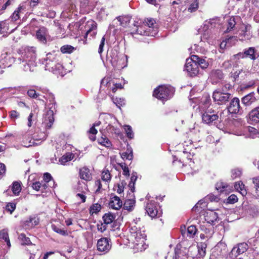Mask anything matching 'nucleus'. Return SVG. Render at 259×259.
<instances>
[{
  "label": "nucleus",
  "mask_w": 259,
  "mask_h": 259,
  "mask_svg": "<svg viewBox=\"0 0 259 259\" xmlns=\"http://www.w3.org/2000/svg\"><path fill=\"white\" fill-rule=\"evenodd\" d=\"M241 174V171L239 169H235L232 170V178L234 179L239 177Z\"/></svg>",
  "instance_id": "55"
},
{
  "label": "nucleus",
  "mask_w": 259,
  "mask_h": 259,
  "mask_svg": "<svg viewBox=\"0 0 259 259\" xmlns=\"http://www.w3.org/2000/svg\"><path fill=\"white\" fill-rule=\"evenodd\" d=\"M143 23L145 27H147L146 28L149 32H154V35L156 34L157 28L155 25V21L153 18H147Z\"/></svg>",
  "instance_id": "12"
},
{
  "label": "nucleus",
  "mask_w": 259,
  "mask_h": 259,
  "mask_svg": "<svg viewBox=\"0 0 259 259\" xmlns=\"http://www.w3.org/2000/svg\"><path fill=\"white\" fill-rule=\"evenodd\" d=\"M76 196L81 199V202L84 203L85 202L86 196L83 193H78L76 194Z\"/></svg>",
  "instance_id": "60"
},
{
  "label": "nucleus",
  "mask_w": 259,
  "mask_h": 259,
  "mask_svg": "<svg viewBox=\"0 0 259 259\" xmlns=\"http://www.w3.org/2000/svg\"><path fill=\"white\" fill-rule=\"evenodd\" d=\"M0 239L4 240L9 248L11 247V243L7 230L3 229L0 231Z\"/></svg>",
  "instance_id": "24"
},
{
  "label": "nucleus",
  "mask_w": 259,
  "mask_h": 259,
  "mask_svg": "<svg viewBox=\"0 0 259 259\" xmlns=\"http://www.w3.org/2000/svg\"><path fill=\"white\" fill-rule=\"evenodd\" d=\"M36 36L39 41L44 44H46L49 37L48 30L44 27H40L36 31Z\"/></svg>",
  "instance_id": "11"
},
{
  "label": "nucleus",
  "mask_w": 259,
  "mask_h": 259,
  "mask_svg": "<svg viewBox=\"0 0 259 259\" xmlns=\"http://www.w3.org/2000/svg\"><path fill=\"white\" fill-rule=\"evenodd\" d=\"M115 219V215L111 212L105 213L103 217L104 222L106 225L111 224Z\"/></svg>",
  "instance_id": "27"
},
{
  "label": "nucleus",
  "mask_w": 259,
  "mask_h": 259,
  "mask_svg": "<svg viewBox=\"0 0 259 259\" xmlns=\"http://www.w3.org/2000/svg\"><path fill=\"white\" fill-rule=\"evenodd\" d=\"M97 247L99 251L108 252L111 248L110 239L108 238H101L98 241Z\"/></svg>",
  "instance_id": "8"
},
{
  "label": "nucleus",
  "mask_w": 259,
  "mask_h": 259,
  "mask_svg": "<svg viewBox=\"0 0 259 259\" xmlns=\"http://www.w3.org/2000/svg\"><path fill=\"white\" fill-rule=\"evenodd\" d=\"M207 206V202L203 200H200L193 207V210L195 211L198 207L201 208H204Z\"/></svg>",
  "instance_id": "46"
},
{
  "label": "nucleus",
  "mask_w": 259,
  "mask_h": 259,
  "mask_svg": "<svg viewBox=\"0 0 259 259\" xmlns=\"http://www.w3.org/2000/svg\"><path fill=\"white\" fill-rule=\"evenodd\" d=\"M119 165L120 166V167L122 168L123 170V175H124L125 176H129L130 172L128 167L126 165L125 163H119Z\"/></svg>",
  "instance_id": "51"
},
{
  "label": "nucleus",
  "mask_w": 259,
  "mask_h": 259,
  "mask_svg": "<svg viewBox=\"0 0 259 259\" xmlns=\"http://www.w3.org/2000/svg\"><path fill=\"white\" fill-rule=\"evenodd\" d=\"M130 232L131 239L137 238L146 236L144 233H142V231L140 229H138L136 226L131 227Z\"/></svg>",
  "instance_id": "19"
},
{
  "label": "nucleus",
  "mask_w": 259,
  "mask_h": 259,
  "mask_svg": "<svg viewBox=\"0 0 259 259\" xmlns=\"http://www.w3.org/2000/svg\"><path fill=\"white\" fill-rule=\"evenodd\" d=\"M205 199L206 200H209L210 201H218V198L212 194L208 195L205 197Z\"/></svg>",
  "instance_id": "58"
},
{
  "label": "nucleus",
  "mask_w": 259,
  "mask_h": 259,
  "mask_svg": "<svg viewBox=\"0 0 259 259\" xmlns=\"http://www.w3.org/2000/svg\"><path fill=\"white\" fill-rule=\"evenodd\" d=\"M89 138L92 141H94L96 140V135L97 133V130L95 127L92 126L88 132Z\"/></svg>",
  "instance_id": "39"
},
{
  "label": "nucleus",
  "mask_w": 259,
  "mask_h": 259,
  "mask_svg": "<svg viewBox=\"0 0 259 259\" xmlns=\"http://www.w3.org/2000/svg\"><path fill=\"white\" fill-rule=\"evenodd\" d=\"M236 24L235 18L234 17H231L228 21V24H227V28L226 30V32H229L231 30H232L233 28L235 27V25Z\"/></svg>",
  "instance_id": "33"
},
{
  "label": "nucleus",
  "mask_w": 259,
  "mask_h": 259,
  "mask_svg": "<svg viewBox=\"0 0 259 259\" xmlns=\"http://www.w3.org/2000/svg\"><path fill=\"white\" fill-rule=\"evenodd\" d=\"M39 223L38 219L36 217H30L29 220L25 222V224L29 227H33L37 225Z\"/></svg>",
  "instance_id": "31"
},
{
  "label": "nucleus",
  "mask_w": 259,
  "mask_h": 259,
  "mask_svg": "<svg viewBox=\"0 0 259 259\" xmlns=\"http://www.w3.org/2000/svg\"><path fill=\"white\" fill-rule=\"evenodd\" d=\"M36 59V53L35 48L33 47L28 48L25 50V54L22 59L19 58L21 61L22 60V62H26V64H23V70L24 71L30 70V65H33Z\"/></svg>",
  "instance_id": "2"
},
{
  "label": "nucleus",
  "mask_w": 259,
  "mask_h": 259,
  "mask_svg": "<svg viewBox=\"0 0 259 259\" xmlns=\"http://www.w3.org/2000/svg\"><path fill=\"white\" fill-rule=\"evenodd\" d=\"M197 61H196L197 64H198V67L199 68V66L202 69L206 68L208 67V63L205 61V60L200 58L198 56V59L197 60Z\"/></svg>",
  "instance_id": "41"
},
{
  "label": "nucleus",
  "mask_w": 259,
  "mask_h": 259,
  "mask_svg": "<svg viewBox=\"0 0 259 259\" xmlns=\"http://www.w3.org/2000/svg\"><path fill=\"white\" fill-rule=\"evenodd\" d=\"M256 50L254 47H249L244 49L242 52H239L237 54L233 55L231 57L232 60H238L240 59L248 58L252 60H255L259 56L256 54Z\"/></svg>",
  "instance_id": "4"
},
{
  "label": "nucleus",
  "mask_w": 259,
  "mask_h": 259,
  "mask_svg": "<svg viewBox=\"0 0 259 259\" xmlns=\"http://www.w3.org/2000/svg\"><path fill=\"white\" fill-rule=\"evenodd\" d=\"M225 187V184L222 182L218 183L216 185V189L220 191H223Z\"/></svg>",
  "instance_id": "59"
},
{
  "label": "nucleus",
  "mask_w": 259,
  "mask_h": 259,
  "mask_svg": "<svg viewBox=\"0 0 259 259\" xmlns=\"http://www.w3.org/2000/svg\"><path fill=\"white\" fill-rule=\"evenodd\" d=\"M145 210L147 214L152 218L160 217L161 215V211L158 210L157 206L154 201H149L147 203Z\"/></svg>",
  "instance_id": "7"
},
{
  "label": "nucleus",
  "mask_w": 259,
  "mask_h": 259,
  "mask_svg": "<svg viewBox=\"0 0 259 259\" xmlns=\"http://www.w3.org/2000/svg\"><path fill=\"white\" fill-rule=\"evenodd\" d=\"M238 201L237 197L234 195H231L228 198V203L233 204Z\"/></svg>",
  "instance_id": "53"
},
{
  "label": "nucleus",
  "mask_w": 259,
  "mask_h": 259,
  "mask_svg": "<svg viewBox=\"0 0 259 259\" xmlns=\"http://www.w3.org/2000/svg\"><path fill=\"white\" fill-rule=\"evenodd\" d=\"M105 36H104L101 39V42H100V44L99 46V50H98V52L99 54H101L103 51V48H104V46L105 45Z\"/></svg>",
  "instance_id": "56"
},
{
  "label": "nucleus",
  "mask_w": 259,
  "mask_h": 259,
  "mask_svg": "<svg viewBox=\"0 0 259 259\" xmlns=\"http://www.w3.org/2000/svg\"><path fill=\"white\" fill-rule=\"evenodd\" d=\"M252 183L254 185L256 197L259 198V176L252 178Z\"/></svg>",
  "instance_id": "37"
},
{
  "label": "nucleus",
  "mask_w": 259,
  "mask_h": 259,
  "mask_svg": "<svg viewBox=\"0 0 259 259\" xmlns=\"http://www.w3.org/2000/svg\"><path fill=\"white\" fill-rule=\"evenodd\" d=\"M145 236L137 238H131V240L134 244L133 249L135 252L142 251L146 249L145 247Z\"/></svg>",
  "instance_id": "10"
},
{
  "label": "nucleus",
  "mask_w": 259,
  "mask_h": 259,
  "mask_svg": "<svg viewBox=\"0 0 259 259\" xmlns=\"http://www.w3.org/2000/svg\"><path fill=\"white\" fill-rule=\"evenodd\" d=\"M80 178L86 181H90L92 179V176L90 169L87 167H83L79 170Z\"/></svg>",
  "instance_id": "16"
},
{
  "label": "nucleus",
  "mask_w": 259,
  "mask_h": 259,
  "mask_svg": "<svg viewBox=\"0 0 259 259\" xmlns=\"http://www.w3.org/2000/svg\"><path fill=\"white\" fill-rule=\"evenodd\" d=\"M110 78L109 77H104L101 81V87L107 86L110 83Z\"/></svg>",
  "instance_id": "57"
},
{
  "label": "nucleus",
  "mask_w": 259,
  "mask_h": 259,
  "mask_svg": "<svg viewBox=\"0 0 259 259\" xmlns=\"http://www.w3.org/2000/svg\"><path fill=\"white\" fill-rule=\"evenodd\" d=\"M124 129L126 132L127 137L128 138L132 139L134 137V134L131 126L130 125H125Z\"/></svg>",
  "instance_id": "50"
},
{
  "label": "nucleus",
  "mask_w": 259,
  "mask_h": 259,
  "mask_svg": "<svg viewBox=\"0 0 259 259\" xmlns=\"http://www.w3.org/2000/svg\"><path fill=\"white\" fill-rule=\"evenodd\" d=\"M98 143L107 148H111L112 146L110 141L106 136L101 137L99 138L98 139Z\"/></svg>",
  "instance_id": "28"
},
{
  "label": "nucleus",
  "mask_w": 259,
  "mask_h": 259,
  "mask_svg": "<svg viewBox=\"0 0 259 259\" xmlns=\"http://www.w3.org/2000/svg\"><path fill=\"white\" fill-rule=\"evenodd\" d=\"M18 239L21 242L22 245H29L31 244L30 239L27 237L24 233H21L19 235Z\"/></svg>",
  "instance_id": "32"
},
{
  "label": "nucleus",
  "mask_w": 259,
  "mask_h": 259,
  "mask_svg": "<svg viewBox=\"0 0 259 259\" xmlns=\"http://www.w3.org/2000/svg\"><path fill=\"white\" fill-rule=\"evenodd\" d=\"M229 103L226 108L230 113L237 114L242 112V109L240 106V100L238 98L232 96Z\"/></svg>",
  "instance_id": "6"
},
{
  "label": "nucleus",
  "mask_w": 259,
  "mask_h": 259,
  "mask_svg": "<svg viewBox=\"0 0 259 259\" xmlns=\"http://www.w3.org/2000/svg\"><path fill=\"white\" fill-rule=\"evenodd\" d=\"M219 118L218 115H210L207 112H205L202 115V119L204 122L207 124H209L213 121L217 120Z\"/></svg>",
  "instance_id": "18"
},
{
  "label": "nucleus",
  "mask_w": 259,
  "mask_h": 259,
  "mask_svg": "<svg viewBox=\"0 0 259 259\" xmlns=\"http://www.w3.org/2000/svg\"><path fill=\"white\" fill-rule=\"evenodd\" d=\"M135 201L133 200L127 199L124 203L123 208L124 209L131 211L133 209Z\"/></svg>",
  "instance_id": "34"
},
{
  "label": "nucleus",
  "mask_w": 259,
  "mask_h": 259,
  "mask_svg": "<svg viewBox=\"0 0 259 259\" xmlns=\"http://www.w3.org/2000/svg\"><path fill=\"white\" fill-rule=\"evenodd\" d=\"M22 9V7L19 6L17 10L14 11L12 15L11 16V18L13 21H16L20 18V13Z\"/></svg>",
  "instance_id": "36"
},
{
  "label": "nucleus",
  "mask_w": 259,
  "mask_h": 259,
  "mask_svg": "<svg viewBox=\"0 0 259 259\" xmlns=\"http://www.w3.org/2000/svg\"><path fill=\"white\" fill-rule=\"evenodd\" d=\"M54 121V118L53 115V111L48 112L45 117V122H46V126L50 128L51 127Z\"/></svg>",
  "instance_id": "23"
},
{
  "label": "nucleus",
  "mask_w": 259,
  "mask_h": 259,
  "mask_svg": "<svg viewBox=\"0 0 259 259\" xmlns=\"http://www.w3.org/2000/svg\"><path fill=\"white\" fill-rule=\"evenodd\" d=\"M256 98L253 92L250 93L242 98V103L246 105H249L255 102Z\"/></svg>",
  "instance_id": "20"
},
{
  "label": "nucleus",
  "mask_w": 259,
  "mask_h": 259,
  "mask_svg": "<svg viewBox=\"0 0 259 259\" xmlns=\"http://www.w3.org/2000/svg\"><path fill=\"white\" fill-rule=\"evenodd\" d=\"M248 248V244L246 243L242 242L238 243L232 248L231 254L234 257H237L244 252H246Z\"/></svg>",
  "instance_id": "9"
},
{
  "label": "nucleus",
  "mask_w": 259,
  "mask_h": 259,
  "mask_svg": "<svg viewBox=\"0 0 259 259\" xmlns=\"http://www.w3.org/2000/svg\"><path fill=\"white\" fill-rule=\"evenodd\" d=\"M212 99L218 105H225L229 103L232 97V94L220 88L214 90L212 94Z\"/></svg>",
  "instance_id": "1"
},
{
  "label": "nucleus",
  "mask_w": 259,
  "mask_h": 259,
  "mask_svg": "<svg viewBox=\"0 0 259 259\" xmlns=\"http://www.w3.org/2000/svg\"><path fill=\"white\" fill-rule=\"evenodd\" d=\"M12 191L14 194L18 195L21 191L20 183L18 182H14L12 186Z\"/></svg>",
  "instance_id": "30"
},
{
  "label": "nucleus",
  "mask_w": 259,
  "mask_h": 259,
  "mask_svg": "<svg viewBox=\"0 0 259 259\" xmlns=\"http://www.w3.org/2000/svg\"><path fill=\"white\" fill-rule=\"evenodd\" d=\"M52 179V177L49 173L46 172L44 174V180L46 182L48 183L49 181L51 180Z\"/></svg>",
  "instance_id": "61"
},
{
  "label": "nucleus",
  "mask_w": 259,
  "mask_h": 259,
  "mask_svg": "<svg viewBox=\"0 0 259 259\" xmlns=\"http://www.w3.org/2000/svg\"><path fill=\"white\" fill-rule=\"evenodd\" d=\"M53 55L51 53H48L47 54V57L46 58V64L49 65L50 64V62L52 61V59L54 58Z\"/></svg>",
  "instance_id": "64"
},
{
  "label": "nucleus",
  "mask_w": 259,
  "mask_h": 259,
  "mask_svg": "<svg viewBox=\"0 0 259 259\" xmlns=\"http://www.w3.org/2000/svg\"><path fill=\"white\" fill-rule=\"evenodd\" d=\"M137 179V173L133 172L131 178V181L128 184V187L130 188L132 192H134L135 190V183Z\"/></svg>",
  "instance_id": "35"
},
{
  "label": "nucleus",
  "mask_w": 259,
  "mask_h": 259,
  "mask_svg": "<svg viewBox=\"0 0 259 259\" xmlns=\"http://www.w3.org/2000/svg\"><path fill=\"white\" fill-rule=\"evenodd\" d=\"M234 187L235 189L239 191L242 196H244L247 194L246 190L245 189V185L241 181L235 183Z\"/></svg>",
  "instance_id": "25"
},
{
  "label": "nucleus",
  "mask_w": 259,
  "mask_h": 259,
  "mask_svg": "<svg viewBox=\"0 0 259 259\" xmlns=\"http://www.w3.org/2000/svg\"><path fill=\"white\" fill-rule=\"evenodd\" d=\"M120 156L123 160H132L133 158V154L132 148H128L126 151L121 153Z\"/></svg>",
  "instance_id": "22"
},
{
  "label": "nucleus",
  "mask_w": 259,
  "mask_h": 259,
  "mask_svg": "<svg viewBox=\"0 0 259 259\" xmlns=\"http://www.w3.org/2000/svg\"><path fill=\"white\" fill-rule=\"evenodd\" d=\"M133 33H137L143 35L154 36V32H149L148 31V30L145 27L144 25L138 27V28L136 29V32H133Z\"/></svg>",
  "instance_id": "21"
},
{
  "label": "nucleus",
  "mask_w": 259,
  "mask_h": 259,
  "mask_svg": "<svg viewBox=\"0 0 259 259\" xmlns=\"http://www.w3.org/2000/svg\"><path fill=\"white\" fill-rule=\"evenodd\" d=\"M11 118L15 119L19 116V113L15 110L11 111L10 112Z\"/></svg>",
  "instance_id": "63"
},
{
  "label": "nucleus",
  "mask_w": 259,
  "mask_h": 259,
  "mask_svg": "<svg viewBox=\"0 0 259 259\" xmlns=\"http://www.w3.org/2000/svg\"><path fill=\"white\" fill-rule=\"evenodd\" d=\"M9 29V23L8 21L5 20L0 21V34H5L7 33Z\"/></svg>",
  "instance_id": "29"
},
{
  "label": "nucleus",
  "mask_w": 259,
  "mask_h": 259,
  "mask_svg": "<svg viewBox=\"0 0 259 259\" xmlns=\"http://www.w3.org/2000/svg\"><path fill=\"white\" fill-rule=\"evenodd\" d=\"M122 205V201L120 199L119 197L117 196H115L111 198L109 203V206L110 208L116 210L121 208Z\"/></svg>",
  "instance_id": "13"
},
{
  "label": "nucleus",
  "mask_w": 259,
  "mask_h": 259,
  "mask_svg": "<svg viewBox=\"0 0 259 259\" xmlns=\"http://www.w3.org/2000/svg\"><path fill=\"white\" fill-rule=\"evenodd\" d=\"M52 228L54 231L56 232L57 233H58L61 235L63 236H67L68 235V232L67 230H65L64 229H62L61 228H59L57 227L55 225H52Z\"/></svg>",
  "instance_id": "38"
},
{
  "label": "nucleus",
  "mask_w": 259,
  "mask_h": 259,
  "mask_svg": "<svg viewBox=\"0 0 259 259\" xmlns=\"http://www.w3.org/2000/svg\"><path fill=\"white\" fill-rule=\"evenodd\" d=\"M27 94L30 98L36 99L39 96L38 94H37L34 90H29L27 91Z\"/></svg>",
  "instance_id": "52"
},
{
  "label": "nucleus",
  "mask_w": 259,
  "mask_h": 259,
  "mask_svg": "<svg viewBox=\"0 0 259 259\" xmlns=\"http://www.w3.org/2000/svg\"><path fill=\"white\" fill-rule=\"evenodd\" d=\"M197 229L194 225H191L187 228V234L189 237H193L197 232Z\"/></svg>",
  "instance_id": "45"
},
{
  "label": "nucleus",
  "mask_w": 259,
  "mask_h": 259,
  "mask_svg": "<svg viewBox=\"0 0 259 259\" xmlns=\"http://www.w3.org/2000/svg\"><path fill=\"white\" fill-rule=\"evenodd\" d=\"M198 0H194L188 8V11L190 13L195 12L198 8Z\"/></svg>",
  "instance_id": "42"
},
{
  "label": "nucleus",
  "mask_w": 259,
  "mask_h": 259,
  "mask_svg": "<svg viewBox=\"0 0 259 259\" xmlns=\"http://www.w3.org/2000/svg\"><path fill=\"white\" fill-rule=\"evenodd\" d=\"M111 175L108 170H105L102 174V179L105 182H109L111 180Z\"/></svg>",
  "instance_id": "48"
},
{
  "label": "nucleus",
  "mask_w": 259,
  "mask_h": 259,
  "mask_svg": "<svg viewBox=\"0 0 259 259\" xmlns=\"http://www.w3.org/2000/svg\"><path fill=\"white\" fill-rule=\"evenodd\" d=\"M130 16H123L118 17V19L120 22V24L123 26H126L131 21Z\"/></svg>",
  "instance_id": "44"
},
{
  "label": "nucleus",
  "mask_w": 259,
  "mask_h": 259,
  "mask_svg": "<svg viewBox=\"0 0 259 259\" xmlns=\"http://www.w3.org/2000/svg\"><path fill=\"white\" fill-rule=\"evenodd\" d=\"M251 28V26L249 24L244 25V27L242 28V31L244 32V36L245 35L246 33L250 31Z\"/></svg>",
  "instance_id": "62"
},
{
  "label": "nucleus",
  "mask_w": 259,
  "mask_h": 259,
  "mask_svg": "<svg viewBox=\"0 0 259 259\" xmlns=\"http://www.w3.org/2000/svg\"><path fill=\"white\" fill-rule=\"evenodd\" d=\"M197 59L198 56L192 55L191 58L186 60L185 70L187 72L188 75L190 76H195L198 73L199 68L196 62V61H197Z\"/></svg>",
  "instance_id": "3"
},
{
  "label": "nucleus",
  "mask_w": 259,
  "mask_h": 259,
  "mask_svg": "<svg viewBox=\"0 0 259 259\" xmlns=\"http://www.w3.org/2000/svg\"><path fill=\"white\" fill-rule=\"evenodd\" d=\"M86 27H88V29L87 30L85 35L84 36L85 37L90 34L92 37L96 35V31L95 30L97 29V24L95 21H88Z\"/></svg>",
  "instance_id": "15"
},
{
  "label": "nucleus",
  "mask_w": 259,
  "mask_h": 259,
  "mask_svg": "<svg viewBox=\"0 0 259 259\" xmlns=\"http://www.w3.org/2000/svg\"><path fill=\"white\" fill-rule=\"evenodd\" d=\"M74 156V154L72 153H66L59 159V162L61 164L64 165L67 162L71 160Z\"/></svg>",
  "instance_id": "26"
},
{
  "label": "nucleus",
  "mask_w": 259,
  "mask_h": 259,
  "mask_svg": "<svg viewBox=\"0 0 259 259\" xmlns=\"http://www.w3.org/2000/svg\"><path fill=\"white\" fill-rule=\"evenodd\" d=\"M74 50V48L70 45H64L62 46L61 49V52L62 53H71Z\"/></svg>",
  "instance_id": "40"
},
{
  "label": "nucleus",
  "mask_w": 259,
  "mask_h": 259,
  "mask_svg": "<svg viewBox=\"0 0 259 259\" xmlns=\"http://www.w3.org/2000/svg\"><path fill=\"white\" fill-rule=\"evenodd\" d=\"M101 209V205L98 203L93 204L90 208V213H96L100 211Z\"/></svg>",
  "instance_id": "43"
},
{
  "label": "nucleus",
  "mask_w": 259,
  "mask_h": 259,
  "mask_svg": "<svg viewBox=\"0 0 259 259\" xmlns=\"http://www.w3.org/2000/svg\"><path fill=\"white\" fill-rule=\"evenodd\" d=\"M172 92L171 88L161 85L155 89L153 92V96L161 100H166L171 96Z\"/></svg>",
  "instance_id": "5"
},
{
  "label": "nucleus",
  "mask_w": 259,
  "mask_h": 259,
  "mask_svg": "<svg viewBox=\"0 0 259 259\" xmlns=\"http://www.w3.org/2000/svg\"><path fill=\"white\" fill-rule=\"evenodd\" d=\"M249 118L250 121L254 123L259 122V106L254 108L250 111Z\"/></svg>",
  "instance_id": "17"
},
{
  "label": "nucleus",
  "mask_w": 259,
  "mask_h": 259,
  "mask_svg": "<svg viewBox=\"0 0 259 259\" xmlns=\"http://www.w3.org/2000/svg\"><path fill=\"white\" fill-rule=\"evenodd\" d=\"M16 208V204L14 203H9L6 206V210L9 212L11 214Z\"/></svg>",
  "instance_id": "49"
},
{
  "label": "nucleus",
  "mask_w": 259,
  "mask_h": 259,
  "mask_svg": "<svg viewBox=\"0 0 259 259\" xmlns=\"http://www.w3.org/2000/svg\"><path fill=\"white\" fill-rule=\"evenodd\" d=\"M43 97L47 100H49L51 104H55V97L51 93H46Z\"/></svg>",
  "instance_id": "47"
},
{
  "label": "nucleus",
  "mask_w": 259,
  "mask_h": 259,
  "mask_svg": "<svg viewBox=\"0 0 259 259\" xmlns=\"http://www.w3.org/2000/svg\"><path fill=\"white\" fill-rule=\"evenodd\" d=\"M205 220L209 224L213 225L218 219V213L213 211L210 210L207 212L204 216Z\"/></svg>",
  "instance_id": "14"
},
{
  "label": "nucleus",
  "mask_w": 259,
  "mask_h": 259,
  "mask_svg": "<svg viewBox=\"0 0 259 259\" xmlns=\"http://www.w3.org/2000/svg\"><path fill=\"white\" fill-rule=\"evenodd\" d=\"M32 188L33 189L37 191L40 190L41 188V183L40 182L33 183L32 184Z\"/></svg>",
  "instance_id": "54"
}]
</instances>
